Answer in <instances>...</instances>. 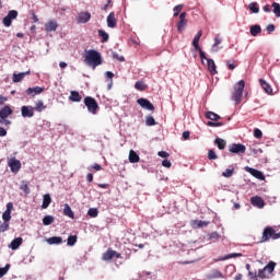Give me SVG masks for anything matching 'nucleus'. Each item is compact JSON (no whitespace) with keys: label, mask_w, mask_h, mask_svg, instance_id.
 <instances>
[{"label":"nucleus","mask_w":280,"mask_h":280,"mask_svg":"<svg viewBox=\"0 0 280 280\" xmlns=\"http://www.w3.org/2000/svg\"><path fill=\"white\" fill-rule=\"evenodd\" d=\"M69 100L71 102H82V96H80V93H78L77 91H72L70 93Z\"/></svg>","instance_id":"72a5a7b5"},{"label":"nucleus","mask_w":280,"mask_h":280,"mask_svg":"<svg viewBox=\"0 0 280 280\" xmlns=\"http://www.w3.org/2000/svg\"><path fill=\"white\" fill-rule=\"evenodd\" d=\"M147 126H156V120L152 116H148L145 120Z\"/></svg>","instance_id":"8fccbe9b"},{"label":"nucleus","mask_w":280,"mask_h":280,"mask_svg":"<svg viewBox=\"0 0 280 280\" xmlns=\"http://www.w3.org/2000/svg\"><path fill=\"white\" fill-rule=\"evenodd\" d=\"M162 165L163 167H172V162H170V160H163Z\"/></svg>","instance_id":"69168bd1"},{"label":"nucleus","mask_w":280,"mask_h":280,"mask_svg":"<svg viewBox=\"0 0 280 280\" xmlns=\"http://www.w3.org/2000/svg\"><path fill=\"white\" fill-rule=\"evenodd\" d=\"M12 209H14V205L12 202L7 203V212L12 213Z\"/></svg>","instance_id":"680f3d73"},{"label":"nucleus","mask_w":280,"mask_h":280,"mask_svg":"<svg viewBox=\"0 0 280 280\" xmlns=\"http://www.w3.org/2000/svg\"><path fill=\"white\" fill-rule=\"evenodd\" d=\"M250 203L253 205V207H257L258 209H264L266 205L264 202V199H261L260 197H252Z\"/></svg>","instance_id":"4468645a"},{"label":"nucleus","mask_w":280,"mask_h":280,"mask_svg":"<svg viewBox=\"0 0 280 280\" xmlns=\"http://www.w3.org/2000/svg\"><path fill=\"white\" fill-rule=\"evenodd\" d=\"M85 65L91 67V69H97L102 65V54L95 49H90L85 51Z\"/></svg>","instance_id":"f257e3e1"},{"label":"nucleus","mask_w":280,"mask_h":280,"mask_svg":"<svg viewBox=\"0 0 280 280\" xmlns=\"http://www.w3.org/2000/svg\"><path fill=\"white\" fill-rule=\"evenodd\" d=\"M247 172H249V174H252V176H254V178H258V180H264V178H266L264 176V173H261V171L248 167Z\"/></svg>","instance_id":"f3484780"},{"label":"nucleus","mask_w":280,"mask_h":280,"mask_svg":"<svg viewBox=\"0 0 280 280\" xmlns=\"http://www.w3.org/2000/svg\"><path fill=\"white\" fill-rule=\"evenodd\" d=\"M207 67L211 75H215L218 73V70L215 69V61L213 59H207Z\"/></svg>","instance_id":"6ab92c4d"},{"label":"nucleus","mask_w":280,"mask_h":280,"mask_svg":"<svg viewBox=\"0 0 280 280\" xmlns=\"http://www.w3.org/2000/svg\"><path fill=\"white\" fill-rule=\"evenodd\" d=\"M10 229V223L8 221H4L0 224V233H5Z\"/></svg>","instance_id":"79ce46f5"},{"label":"nucleus","mask_w":280,"mask_h":280,"mask_svg":"<svg viewBox=\"0 0 280 280\" xmlns=\"http://www.w3.org/2000/svg\"><path fill=\"white\" fill-rule=\"evenodd\" d=\"M185 27H187V13L183 12L179 14V21L177 23V32H184Z\"/></svg>","instance_id":"9d476101"},{"label":"nucleus","mask_w":280,"mask_h":280,"mask_svg":"<svg viewBox=\"0 0 280 280\" xmlns=\"http://www.w3.org/2000/svg\"><path fill=\"white\" fill-rule=\"evenodd\" d=\"M2 220L3 222H10L12 220V212L4 211L2 213Z\"/></svg>","instance_id":"37998d69"},{"label":"nucleus","mask_w":280,"mask_h":280,"mask_svg":"<svg viewBox=\"0 0 280 280\" xmlns=\"http://www.w3.org/2000/svg\"><path fill=\"white\" fill-rule=\"evenodd\" d=\"M25 75H30V71H26V72H20V73H14L13 74V82L14 83H19V82H21L24 78H25Z\"/></svg>","instance_id":"bb28decb"},{"label":"nucleus","mask_w":280,"mask_h":280,"mask_svg":"<svg viewBox=\"0 0 280 280\" xmlns=\"http://www.w3.org/2000/svg\"><path fill=\"white\" fill-rule=\"evenodd\" d=\"M249 34L252 35V36H259V34H261V25H259V24H256V25H252L250 27H249Z\"/></svg>","instance_id":"412c9836"},{"label":"nucleus","mask_w":280,"mask_h":280,"mask_svg":"<svg viewBox=\"0 0 280 280\" xmlns=\"http://www.w3.org/2000/svg\"><path fill=\"white\" fill-rule=\"evenodd\" d=\"M259 83H260L261 88L264 89L265 93H268V95H271L272 86L269 85V83L266 82V80H264V79H260Z\"/></svg>","instance_id":"5701e85b"},{"label":"nucleus","mask_w":280,"mask_h":280,"mask_svg":"<svg viewBox=\"0 0 280 280\" xmlns=\"http://www.w3.org/2000/svg\"><path fill=\"white\" fill-rule=\"evenodd\" d=\"M49 205H51V195L50 194H45L43 196L42 209H48Z\"/></svg>","instance_id":"4be33fe9"},{"label":"nucleus","mask_w":280,"mask_h":280,"mask_svg":"<svg viewBox=\"0 0 280 280\" xmlns=\"http://www.w3.org/2000/svg\"><path fill=\"white\" fill-rule=\"evenodd\" d=\"M200 38H202V31H198L192 39V47L194 49H200Z\"/></svg>","instance_id":"aec40b11"},{"label":"nucleus","mask_w":280,"mask_h":280,"mask_svg":"<svg viewBox=\"0 0 280 280\" xmlns=\"http://www.w3.org/2000/svg\"><path fill=\"white\" fill-rule=\"evenodd\" d=\"M98 36H101L103 38L102 43H108V33H106L103 30H100L98 31Z\"/></svg>","instance_id":"a19ab883"},{"label":"nucleus","mask_w":280,"mask_h":280,"mask_svg":"<svg viewBox=\"0 0 280 280\" xmlns=\"http://www.w3.org/2000/svg\"><path fill=\"white\" fill-rule=\"evenodd\" d=\"M84 105L86 106L89 113L92 115H97V108H100V105H97V101L91 96H86L84 98Z\"/></svg>","instance_id":"39448f33"},{"label":"nucleus","mask_w":280,"mask_h":280,"mask_svg":"<svg viewBox=\"0 0 280 280\" xmlns=\"http://www.w3.org/2000/svg\"><path fill=\"white\" fill-rule=\"evenodd\" d=\"M254 137L256 139H261V137H264V133L259 129H255L254 130Z\"/></svg>","instance_id":"6e6d98bb"},{"label":"nucleus","mask_w":280,"mask_h":280,"mask_svg":"<svg viewBox=\"0 0 280 280\" xmlns=\"http://www.w3.org/2000/svg\"><path fill=\"white\" fill-rule=\"evenodd\" d=\"M43 91H45V88H40V86L28 88L26 90V94L32 95V97H34L36 95H40V93H43Z\"/></svg>","instance_id":"ddd939ff"},{"label":"nucleus","mask_w":280,"mask_h":280,"mask_svg":"<svg viewBox=\"0 0 280 280\" xmlns=\"http://www.w3.org/2000/svg\"><path fill=\"white\" fill-rule=\"evenodd\" d=\"M21 189H22V191L23 192H25V194H30V186L27 185V184H24V185H22L21 186Z\"/></svg>","instance_id":"052dcab7"},{"label":"nucleus","mask_w":280,"mask_h":280,"mask_svg":"<svg viewBox=\"0 0 280 280\" xmlns=\"http://www.w3.org/2000/svg\"><path fill=\"white\" fill-rule=\"evenodd\" d=\"M233 172H234L233 168H226V170L222 173V176H223L224 178H231V176H233Z\"/></svg>","instance_id":"de8ad7c7"},{"label":"nucleus","mask_w":280,"mask_h":280,"mask_svg":"<svg viewBox=\"0 0 280 280\" xmlns=\"http://www.w3.org/2000/svg\"><path fill=\"white\" fill-rule=\"evenodd\" d=\"M279 240L280 233H277L273 228L267 226L264 229L261 242H268V240Z\"/></svg>","instance_id":"7ed1b4c3"},{"label":"nucleus","mask_w":280,"mask_h":280,"mask_svg":"<svg viewBox=\"0 0 280 280\" xmlns=\"http://www.w3.org/2000/svg\"><path fill=\"white\" fill-rule=\"evenodd\" d=\"M21 244H23V237H16L10 243L9 248H11V250H18Z\"/></svg>","instance_id":"a211bd4d"},{"label":"nucleus","mask_w":280,"mask_h":280,"mask_svg":"<svg viewBox=\"0 0 280 280\" xmlns=\"http://www.w3.org/2000/svg\"><path fill=\"white\" fill-rule=\"evenodd\" d=\"M137 104L144 110H154V105L148 98H138Z\"/></svg>","instance_id":"9b49d317"},{"label":"nucleus","mask_w":280,"mask_h":280,"mask_svg":"<svg viewBox=\"0 0 280 280\" xmlns=\"http://www.w3.org/2000/svg\"><path fill=\"white\" fill-rule=\"evenodd\" d=\"M267 32H269V34H272V32H275V24H269L266 26Z\"/></svg>","instance_id":"0e129e2a"},{"label":"nucleus","mask_w":280,"mask_h":280,"mask_svg":"<svg viewBox=\"0 0 280 280\" xmlns=\"http://www.w3.org/2000/svg\"><path fill=\"white\" fill-rule=\"evenodd\" d=\"M46 32H56L58 30V23L56 21H50L45 24Z\"/></svg>","instance_id":"a878e982"},{"label":"nucleus","mask_w":280,"mask_h":280,"mask_svg":"<svg viewBox=\"0 0 280 280\" xmlns=\"http://www.w3.org/2000/svg\"><path fill=\"white\" fill-rule=\"evenodd\" d=\"M235 257H242V253L229 254L224 257H219L218 259H215V261H226V259H233Z\"/></svg>","instance_id":"c85d7f7f"},{"label":"nucleus","mask_w":280,"mask_h":280,"mask_svg":"<svg viewBox=\"0 0 280 280\" xmlns=\"http://www.w3.org/2000/svg\"><path fill=\"white\" fill-rule=\"evenodd\" d=\"M209 279H224V275L220 270L214 269L209 273Z\"/></svg>","instance_id":"7c9ffc66"},{"label":"nucleus","mask_w":280,"mask_h":280,"mask_svg":"<svg viewBox=\"0 0 280 280\" xmlns=\"http://www.w3.org/2000/svg\"><path fill=\"white\" fill-rule=\"evenodd\" d=\"M63 214L67 215L68 218H71V220L75 218V214L73 213V210H71V206H69V203L65 205Z\"/></svg>","instance_id":"cd10ccee"},{"label":"nucleus","mask_w":280,"mask_h":280,"mask_svg":"<svg viewBox=\"0 0 280 280\" xmlns=\"http://www.w3.org/2000/svg\"><path fill=\"white\" fill-rule=\"evenodd\" d=\"M45 108H47V106H45V103H43V101H37L35 103L34 110H37V113H43V110H45Z\"/></svg>","instance_id":"c9c22d12"},{"label":"nucleus","mask_w":280,"mask_h":280,"mask_svg":"<svg viewBox=\"0 0 280 280\" xmlns=\"http://www.w3.org/2000/svg\"><path fill=\"white\" fill-rule=\"evenodd\" d=\"M196 51H199L201 62H202V65H205V60H209V58H207V55L205 54V51H202V48L199 47V49H196Z\"/></svg>","instance_id":"09e8293b"},{"label":"nucleus","mask_w":280,"mask_h":280,"mask_svg":"<svg viewBox=\"0 0 280 280\" xmlns=\"http://www.w3.org/2000/svg\"><path fill=\"white\" fill-rule=\"evenodd\" d=\"M8 165L13 174H19V170H21V161L15 158H11L8 161Z\"/></svg>","instance_id":"6e6552de"},{"label":"nucleus","mask_w":280,"mask_h":280,"mask_svg":"<svg viewBox=\"0 0 280 280\" xmlns=\"http://www.w3.org/2000/svg\"><path fill=\"white\" fill-rule=\"evenodd\" d=\"M271 8H273L275 16H277V19H280V4H279V2H273L271 4Z\"/></svg>","instance_id":"58836bf2"},{"label":"nucleus","mask_w":280,"mask_h":280,"mask_svg":"<svg viewBox=\"0 0 280 280\" xmlns=\"http://www.w3.org/2000/svg\"><path fill=\"white\" fill-rule=\"evenodd\" d=\"M206 117H207V119H210L211 121H218V119H220V115H218L213 112H207Z\"/></svg>","instance_id":"4c0bfd02"},{"label":"nucleus","mask_w":280,"mask_h":280,"mask_svg":"<svg viewBox=\"0 0 280 280\" xmlns=\"http://www.w3.org/2000/svg\"><path fill=\"white\" fill-rule=\"evenodd\" d=\"M214 143H215L217 148H219V150H224V148H226V140H224L222 138H217L214 140Z\"/></svg>","instance_id":"473e14b6"},{"label":"nucleus","mask_w":280,"mask_h":280,"mask_svg":"<svg viewBox=\"0 0 280 280\" xmlns=\"http://www.w3.org/2000/svg\"><path fill=\"white\" fill-rule=\"evenodd\" d=\"M214 45H217L218 47H220V45H222V38H220V36L214 37Z\"/></svg>","instance_id":"338daca9"},{"label":"nucleus","mask_w":280,"mask_h":280,"mask_svg":"<svg viewBox=\"0 0 280 280\" xmlns=\"http://www.w3.org/2000/svg\"><path fill=\"white\" fill-rule=\"evenodd\" d=\"M97 208H90L88 211V215H90V218H97Z\"/></svg>","instance_id":"a18cd8bd"},{"label":"nucleus","mask_w":280,"mask_h":280,"mask_svg":"<svg viewBox=\"0 0 280 280\" xmlns=\"http://www.w3.org/2000/svg\"><path fill=\"white\" fill-rule=\"evenodd\" d=\"M43 224H44V226H49V225L54 224V217L49 215V214L45 215L43 218Z\"/></svg>","instance_id":"e433bc0d"},{"label":"nucleus","mask_w":280,"mask_h":280,"mask_svg":"<svg viewBox=\"0 0 280 280\" xmlns=\"http://www.w3.org/2000/svg\"><path fill=\"white\" fill-rule=\"evenodd\" d=\"M107 27H117V19L115 18V12H110L107 16Z\"/></svg>","instance_id":"2eb2a0df"},{"label":"nucleus","mask_w":280,"mask_h":280,"mask_svg":"<svg viewBox=\"0 0 280 280\" xmlns=\"http://www.w3.org/2000/svg\"><path fill=\"white\" fill-rule=\"evenodd\" d=\"M115 255H117V252L113 250V249H107V253L103 254V261H110V259H113V257H115Z\"/></svg>","instance_id":"b1692460"},{"label":"nucleus","mask_w":280,"mask_h":280,"mask_svg":"<svg viewBox=\"0 0 280 280\" xmlns=\"http://www.w3.org/2000/svg\"><path fill=\"white\" fill-rule=\"evenodd\" d=\"M105 78H108V80H113V78H115V74L112 71H106Z\"/></svg>","instance_id":"774afa93"},{"label":"nucleus","mask_w":280,"mask_h":280,"mask_svg":"<svg viewBox=\"0 0 280 280\" xmlns=\"http://www.w3.org/2000/svg\"><path fill=\"white\" fill-rule=\"evenodd\" d=\"M16 16H19V12L16 10L9 11L7 16L2 20L4 27H10V25H12V21H14Z\"/></svg>","instance_id":"423d86ee"},{"label":"nucleus","mask_w":280,"mask_h":280,"mask_svg":"<svg viewBox=\"0 0 280 280\" xmlns=\"http://www.w3.org/2000/svg\"><path fill=\"white\" fill-rule=\"evenodd\" d=\"M135 89H137V91H145V83H143L142 81L136 82Z\"/></svg>","instance_id":"c03bdc74"},{"label":"nucleus","mask_w":280,"mask_h":280,"mask_svg":"<svg viewBox=\"0 0 280 280\" xmlns=\"http://www.w3.org/2000/svg\"><path fill=\"white\" fill-rule=\"evenodd\" d=\"M229 152L232 154H244L246 152V145L242 143H232L229 145Z\"/></svg>","instance_id":"0eeeda50"},{"label":"nucleus","mask_w":280,"mask_h":280,"mask_svg":"<svg viewBox=\"0 0 280 280\" xmlns=\"http://www.w3.org/2000/svg\"><path fill=\"white\" fill-rule=\"evenodd\" d=\"M277 268V262L270 261L267 266L258 271L259 279H266L268 275H272Z\"/></svg>","instance_id":"20e7f679"},{"label":"nucleus","mask_w":280,"mask_h":280,"mask_svg":"<svg viewBox=\"0 0 280 280\" xmlns=\"http://www.w3.org/2000/svg\"><path fill=\"white\" fill-rule=\"evenodd\" d=\"M10 270V264H7L3 268H0V279L4 276L8 275V271Z\"/></svg>","instance_id":"49530a36"},{"label":"nucleus","mask_w":280,"mask_h":280,"mask_svg":"<svg viewBox=\"0 0 280 280\" xmlns=\"http://www.w3.org/2000/svg\"><path fill=\"white\" fill-rule=\"evenodd\" d=\"M158 155L161 156V159H167V156H170V153H167L166 151H160L158 152Z\"/></svg>","instance_id":"13d9d810"},{"label":"nucleus","mask_w":280,"mask_h":280,"mask_svg":"<svg viewBox=\"0 0 280 280\" xmlns=\"http://www.w3.org/2000/svg\"><path fill=\"white\" fill-rule=\"evenodd\" d=\"M208 159H209L210 161H215V159H218V155L215 154V151L210 150V151L208 152Z\"/></svg>","instance_id":"864d4df0"},{"label":"nucleus","mask_w":280,"mask_h":280,"mask_svg":"<svg viewBox=\"0 0 280 280\" xmlns=\"http://www.w3.org/2000/svg\"><path fill=\"white\" fill-rule=\"evenodd\" d=\"M248 275L252 280H259V276H257V272L249 271Z\"/></svg>","instance_id":"bf43d9fd"},{"label":"nucleus","mask_w":280,"mask_h":280,"mask_svg":"<svg viewBox=\"0 0 280 280\" xmlns=\"http://www.w3.org/2000/svg\"><path fill=\"white\" fill-rule=\"evenodd\" d=\"M129 163H139V154L133 150L129 151Z\"/></svg>","instance_id":"2f4dec72"},{"label":"nucleus","mask_w":280,"mask_h":280,"mask_svg":"<svg viewBox=\"0 0 280 280\" xmlns=\"http://www.w3.org/2000/svg\"><path fill=\"white\" fill-rule=\"evenodd\" d=\"M90 21H91V13H89V12H81L77 16L78 23H89Z\"/></svg>","instance_id":"f8f14e48"},{"label":"nucleus","mask_w":280,"mask_h":280,"mask_svg":"<svg viewBox=\"0 0 280 280\" xmlns=\"http://www.w3.org/2000/svg\"><path fill=\"white\" fill-rule=\"evenodd\" d=\"M248 8H249L252 14H259V4L257 2H250L248 4Z\"/></svg>","instance_id":"f704fd0d"},{"label":"nucleus","mask_w":280,"mask_h":280,"mask_svg":"<svg viewBox=\"0 0 280 280\" xmlns=\"http://www.w3.org/2000/svg\"><path fill=\"white\" fill-rule=\"evenodd\" d=\"M114 60H118L119 62H126V58L124 56H119L117 52L112 54Z\"/></svg>","instance_id":"603ef678"},{"label":"nucleus","mask_w":280,"mask_h":280,"mask_svg":"<svg viewBox=\"0 0 280 280\" xmlns=\"http://www.w3.org/2000/svg\"><path fill=\"white\" fill-rule=\"evenodd\" d=\"M0 124L2 126H11L12 121L8 120V118H0Z\"/></svg>","instance_id":"4d7b16f0"},{"label":"nucleus","mask_w":280,"mask_h":280,"mask_svg":"<svg viewBox=\"0 0 280 280\" xmlns=\"http://www.w3.org/2000/svg\"><path fill=\"white\" fill-rule=\"evenodd\" d=\"M12 115V108L5 105L3 108L0 109V119H8Z\"/></svg>","instance_id":"dca6fc26"},{"label":"nucleus","mask_w":280,"mask_h":280,"mask_svg":"<svg viewBox=\"0 0 280 280\" xmlns=\"http://www.w3.org/2000/svg\"><path fill=\"white\" fill-rule=\"evenodd\" d=\"M191 226H192V229H202L203 226H209V222L194 220V221H191Z\"/></svg>","instance_id":"393cba45"},{"label":"nucleus","mask_w":280,"mask_h":280,"mask_svg":"<svg viewBox=\"0 0 280 280\" xmlns=\"http://www.w3.org/2000/svg\"><path fill=\"white\" fill-rule=\"evenodd\" d=\"M21 115L24 118H28L32 119V117H34V107H32L31 105H24L21 107Z\"/></svg>","instance_id":"1a4fd4ad"},{"label":"nucleus","mask_w":280,"mask_h":280,"mask_svg":"<svg viewBox=\"0 0 280 280\" xmlns=\"http://www.w3.org/2000/svg\"><path fill=\"white\" fill-rule=\"evenodd\" d=\"M246 88V82L244 80H240L233 89L232 92V101L235 102V104L242 103V97L244 95V89Z\"/></svg>","instance_id":"f03ea898"},{"label":"nucleus","mask_w":280,"mask_h":280,"mask_svg":"<svg viewBox=\"0 0 280 280\" xmlns=\"http://www.w3.org/2000/svg\"><path fill=\"white\" fill-rule=\"evenodd\" d=\"M207 126H210L211 128H220V126H223V124L222 122L208 121Z\"/></svg>","instance_id":"5fc2aeb1"},{"label":"nucleus","mask_w":280,"mask_h":280,"mask_svg":"<svg viewBox=\"0 0 280 280\" xmlns=\"http://www.w3.org/2000/svg\"><path fill=\"white\" fill-rule=\"evenodd\" d=\"M220 49H222V48L219 47L218 45L213 44L212 47H211V52L217 54V51H220Z\"/></svg>","instance_id":"e2e57ef3"},{"label":"nucleus","mask_w":280,"mask_h":280,"mask_svg":"<svg viewBox=\"0 0 280 280\" xmlns=\"http://www.w3.org/2000/svg\"><path fill=\"white\" fill-rule=\"evenodd\" d=\"M173 11H174V16H178L180 14V12L183 11V4L175 5Z\"/></svg>","instance_id":"3c124183"},{"label":"nucleus","mask_w":280,"mask_h":280,"mask_svg":"<svg viewBox=\"0 0 280 280\" xmlns=\"http://www.w3.org/2000/svg\"><path fill=\"white\" fill-rule=\"evenodd\" d=\"M47 244L54 246V244H62V237L60 236H52L46 240Z\"/></svg>","instance_id":"c756f323"},{"label":"nucleus","mask_w":280,"mask_h":280,"mask_svg":"<svg viewBox=\"0 0 280 280\" xmlns=\"http://www.w3.org/2000/svg\"><path fill=\"white\" fill-rule=\"evenodd\" d=\"M75 242H78V236L71 235L68 237L67 245L68 246H75Z\"/></svg>","instance_id":"ea45409f"}]
</instances>
